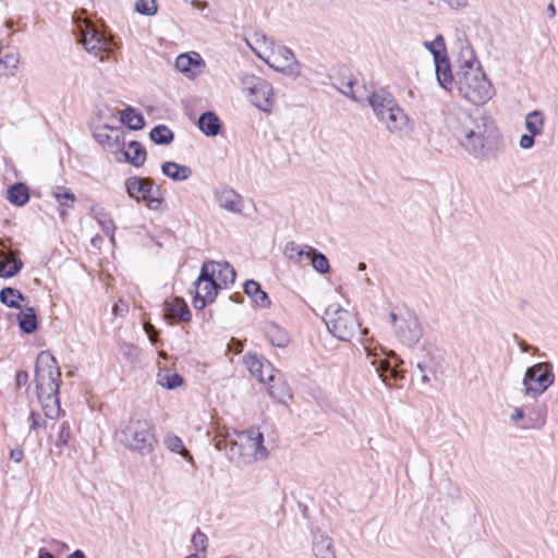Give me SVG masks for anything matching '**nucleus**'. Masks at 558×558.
<instances>
[{
    "label": "nucleus",
    "mask_w": 558,
    "mask_h": 558,
    "mask_svg": "<svg viewBox=\"0 0 558 558\" xmlns=\"http://www.w3.org/2000/svg\"><path fill=\"white\" fill-rule=\"evenodd\" d=\"M323 319L328 331L341 341H350L360 331L361 325L355 315L339 304H330Z\"/></svg>",
    "instance_id": "nucleus-6"
},
{
    "label": "nucleus",
    "mask_w": 558,
    "mask_h": 558,
    "mask_svg": "<svg viewBox=\"0 0 558 558\" xmlns=\"http://www.w3.org/2000/svg\"><path fill=\"white\" fill-rule=\"evenodd\" d=\"M194 294L192 304L195 310H203L208 303H213L221 289V283L213 278L208 271V276L202 278V270L194 282Z\"/></svg>",
    "instance_id": "nucleus-11"
},
{
    "label": "nucleus",
    "mask_w": 558,
    "mask_h": 558,
    "mask_svg": "<svg viewBox=\"0 0 558 558\" xmlns=\"http://www.w3.org/2000/svg\"><path fill=\"white\" fill-rule=\"evenodd\" d=\"M29 418L32 421L31 428L32 429H36L39 426V422H38L39 414H37L36 412L32 411Z\"/></svg>",
    "instance_id": "nucleus-59"
},
{
    "label": "nucleus",
    "mask_w": 558,
    "mask_h": 558,
    "mask_svg": "<svg viewBox=\"0 0 558 558\" xmlns=\"http://www.w3.org/2000/svg\"><path fill=\"white\" fill-rule=\"evenodd\" d=\"M305 248H307V255L305 258L311 260L313 268L320 275L328 274L330 265L326 255L310 245H305Z\"/></svg>",
    "instance_id": "nucleus-33"
},
{
    "label": "nucleus",
    "mask_w": 558,
    "mask_h": 558,
    "mask_svg": "<svg viewBox=\"0 0 558 558\" xmlns=\"http://www.w3.org/2000/svg\"><path fill=\"white\" fill-rule=\"evenodd\" d=\"M446 124L461 148L477 160H495L505 148L499 129L487 116L473 117L458 110L447 118Z\"/></svg>",
    "instance_id": "nucleus-1"
},
{
    "label": "nucleus",
    "mask_w": 558,
    "mask_h": 558,
    "mask_svg": "<svg viewBox=\"0 0 558 558\" xmlns=\"http://www.w3.org/2000/svg\"><path fill=\"white\" fill-rule=\"evenodd\" d=\"M439 374H442L440 355L435 352H427V354L416 363V367L412 372V378L423 383L438 381L440 380Z\"/></svg>",
    "instance_id": "nucleus-13"
},
{
    "label": "nucleus",
    "mask_w": 558,
    "mask_h": 558,
    "mask_svg": "<svg viewBox=\"0 0 558 558\" xmlns=\"http://www.w3.org/2000/svg\"><path fill=\"white\" fill-rule=\"evenodd\" d=\"M244 293L252 299V301L262 308L270 306L268 294L262 290L260 284L255 280H247L244 283Z\"/></svg>",
    "instance_id": "nucleus-27"
},
{
    "label": "nucleus",
    "mask_w": 558,
    "mask_h": 558,
    "mask_svg": "<svg viewBox=\"0 0 558 558\" xmlns=\"http://www.w3.org/2000/svg\"><path fill=\"white\" fill-rule=\"evenodd\" d=\"M126 194L136 203L144 202L149 210H159L163 198L160 187L150 177H129L124 182Z\"/></svg>",
    "instance_id": "nucleus-7"
},
{
    "label": "nucleus",
    "mask_w": 558,
    "mask_h": 558,
    "mask_svg": "<svg viewBox=\"0 0 558 558\" xmlns=\"http://www.w3.org/2000/svg\"><path fill=\"white\" fill-rule=\"evenodd\" d=\"M38 558H54L53 555L46 549H40L38 554Z\"/></svg>",
    "instance_id": "nucleus-64"
},
{
    "label": "nucleus",
    "mask_w": 558,
    "mask_h": 558,
    "mask_svg": "<svg viewBox=\"0 0 558 558\" xmlns=\"http://www.w3.org/2000/svg\"><path fill=\"white\" fill-rule=\"evenodd\" d=\"M353 87H354V82L353 81H350L347 83L344 89L341 90V93L348 97H350L351 99H353L354 101L356 102H362V97H360L359 95H356L353 90Z\"/></svg>",
    "instance_id": "nucleus-49"
},
{
    "label": "nucleus",
    "mask_w": 558,
    "mask_h": 558,
    "mask_svg": "<svg viewBox=\"0 0 558 558\" xmlns=\"http://www.w3.org/2000/svg\"><path fill=\"white\" fill-rule=\"evenodd\" d=\"M393 362L391 360H379L372 363L374 373L383 384H388L389 380L403 379V371L399 368V363L402 364V361L396 355H393Z\"/></svg>",
    "instance_id": "nucleus-18"
},
{
    "label": "nucleus",
    "mask_w": 558,
    "mask_h": 558,
    "mask_svg": "<svg viewBox=\"0 0 558 558\" xmlns=\"http://www.w3.org/2000/svg\"><path fill=\"white\" fill-rule=\"evenodd\" d=\"M265 335L269 342L277 348H287L290 343V337L288 332L281 328L278 324L269 322L264 328Z\"/></svg>",
    "instance_id": "nucleus-24"
},
{
    "label": "nucleus",
    "mask_w": 558,
    "mask_h": 558,
    "mask_svg": "<svg viewBox=\"0 0 558 558\" xmlns=\"http://www.w3.org/2000/svg\"><path fill=\"white\" fill-rule=\"evenodd\" d=\"M284 255L294 263H300L303 257H306L307 248L300 247L295 242H288L284 246Z\"/></svg>",
    "instance_id": "nucleus-43"
},
{
    "label": "nucleus",
    "mask_w": 558,
    "mask_h": 558,
    "mask_svg": "<svg viewBox=\"0 0 558 558\" xmlns=\"http://www.w3.org/2000/svg\"><path fill=\"white\" fill-rule=\"evenodd\" d=\"M68 558H86V556L82 550L76 549L72 554H70Z\"/></svg>",
    "instance_id": "nucleus-62"
},
{
    "label": "nucleus",
    "mask_w": 558,
    "mask_h": 558,
    "mask_svg": "<svg viewBox=\"0 0 558 558\" xmlns=\"http://www.w3.org/2000/svg\"><path fill=\"white\" fill-rule=\"evenodd\" d=\"M8 201L14 206H24L29 201L28 186L23 182H15L7 191Z\"/></svg>",
    "instance_id": "nucleus-31"
},
{
    "label": "nucleus",
    "mask_w": 558,
    "mask_h": 558,
    "mask_svg": "<svg viewBox=\"0 0 558 558\" xmlns=\"http://www.w3.org/2000/svg\"><path fill=\"white\" fill-rule=\"evenodd\" d=\"M244 364L248 372L257 378L259 384L271 383L276 379V373H278V371L262 355L247 353L244 356Z\"/></svg>",
    "instance_id": "nucleus-14"
},
{
    "label": "nucleus",
    "mask_w": 558,
    "mask_h": 558,
    "mask_svg": "<svg viewBox=\"0 0 558 558\" xmlns=\"http://www.w3.org/2000/svg\"><path fill=\"white\" fill-rule=\"evenodd\" d=\"M545 424L544 417H538L534 423L532 424H524L522 425L523 428H537Z\"/></svg>",
    "instance_id": "nucleus-57"
},
{
    "label": "nucleus",
    "mask_w": 558,
    "mask_h": 558,
    "mask_svg": "<svg viewBox=\"0 0 558 558\" xmlns=\"http://www.w3.org/2000/svg\"><path fill=\"white\" fill-rule=\"evenodd\" d=\"M116 437L125 448L141 454L150 453L157 442L153 424L138 416L121 422Z\"/></svg>",
    "instance_id": "nucleus-3"
},
{
    "label": "nucleus",
    "mask_w": 558,
    "mask_h": 558,
    "mask_svg": "<svg viewBox=\"0 0 558 558\" xmlns=\"http://www.w3.org/2000/svg\"><path fill=\"white\" fill-rule=\"evenodd\" d=\"M96 138L98 140V142L100 144H105L106 142H108L110 140V136L108 134L98 133L96 135Z\"/></svg>",
    "instance_id": "nucleus-63"
},
{
    "label": "nucleus",
    "mask_w": 558,
    "mask_h": 558,
    "mask_svg": "<svg viewBox=\"0 0 558 558\" xmlns=\"http://www.w3.org/2000/svg\"><path fill=\"white\" fill-rule=\"evenodd\" d=\"M17 252H0V278H12L23 268V262L16 256Z\"/></svg>",
    "instance_id": "nucleus-20"
},
{
    "label": "nucleus",
    "mask_w": 558,
    "mask_h": 558,
    "mask_svg": "<svg viewBox=\"0 0 558 558\" xmlns=\"http://www.w3.org/2000/svg\"><path fill=\"white\" fill-rule=\"evenodd\" d=\"M230 299L235 303H242L244 300V296L240 292L233 293Z\"/></svg>",
    "instance_id": "nucleus-61"
},
{
    "label": "nucleus",
    "mask_w": 558,
    "mask_h": 558,
    "mask_svg": "<svg viewBox=\"0 0 558 558\" xmlns=\"http://www.w3.org/2000/svg\"><path fill=\"white\" fill-rule=\"evenodd\" d=\"M202 65H204V61L196 52H193V54L182 53L175 60L178 71L190 77L195 76L196 72L194 70Z\"/></svg>",
    "instance_id": "nucleus-23"
},
{
    "label": "nucleus",
    "mask_w": 558,
    "mask_h": 558,
    "mask_svg": "<svg viewBox=\"0 0 558 558\" xmlns=\"http://www.w3.org/2000/svg\"><path fill=\"white\" fill-rule=\"evenodd\" d=\"M388 319L389 324L393 327L395 336L402 344L413 347L422 338V326L413 313L405 312L398 315L395 312H390Z\"/></svg>",
    "instance_id": "nucleus-9"
},
{
    "label": "nucleus",
    "mask_w": 558,
    "mask_h": 558,
    "mask_svg": "<svg viewBox=\"0 0 558 558\" xmlns=\"http://www.w3.org/2000/svg\"><path fill=\"white\" fill-rule=\"evenodd\" d=\"M73 23L75 24L74 33L85 50L98 57L100 61L107 60L113 51L112 38L98 29L88 19L80 20L78 16L74 15Z\"/></svg>",
    "instance_id": "nucleus-5"
},
{
    "label": "nucleus",
    "mask_w": 558,
    "mask_h": 558,
    "mask_svg": "<svg viewBox=\"0 0 558 558\" xmlns=\"http://www.w3.org/2000/svg\"><path fill=\"white\" fill-rule=\"evenodd\" d=\"M270 51L267 57L257 53L270 68L289 76L296 78L301 74V66L291 49L283 45L269 41Z\"/></svg>",
    "instance_id": "nucleus-10"
},
{
    "label": "nucleus",
    "mask_w": 558,
    "mask_h": 558,
    "mask_svg": "<svg viewBox=\"0 0 558 558\" xmlns=\"http://www.w3.org/2000/svg\"><path fill=\"white\" fill-rule=\"evenodd\" d=\"M544 126V116L541 111L534 110L525 117V128L532 135H541Z\"/></svg>",
    "instance_id": "nucleus-38"
},
{
    "label": "nucleus",
    "mask_w": 558,
    "mask_h": 558,
    "mask_svg": "<svg viewBox=\"0 0 558 558\" xmlns=\"http://www.w3.org/2000/svg\"><path fill=\"white\" fill-rule=\"evenodd\" d=\"M192 544L196 550L206 551L208 544L206 534H204L201 530H197L192 536Z\"/></svg>",
    "instance_id": "nucleus-46"
},
{
    "label": "nucleus",
    "mask_w": 558,
    "mask_h": 558,
    "mask_svg": "<svg viewBox=\"0 0 558 558\" xmlns=\"http://www.w3.org/2000/svg\"><path fill=\"white\" fill-rule=\"evenodd\" d=\"M52 195L62 207H72L75 202L74 193L64 186H56L52 189Z\"/></svg>",
    "instance_id": "nucleus-40"
},
{
    "label": "nucleus",
    "mask_w": 558,
    "mask_h": 558,
    "mask_svg": "<svg viewBox=\"0 0 558 558\" xmlns=\"http://www.w3.org/2000/svg\"><path fill=\"white\" fill-rule=\"evenodd\" d=\"M216 198L219 206L226 209L227 211L234 214L241 213L242 198L233 189L225 187L220 191H217Z\"/></svg>",
    "instance_id": "nucleus-21"
},
{
    "label": "nucleus",
    "mask_w": 558,
    "mask_h": 558,
    "mask_svg": "<svg viewBox=\"0 0 558 558\" xmlns=\"http://www.w3.org/2000/svg\"><path fill=\"white\" fill-rule=\"evenodd\" d=\"M230 348L236 353H240L243 350V344L240 340L232 338L230 341Z\"/></svg>",
    "instance_id": "nucleus-56"
},
{
    "label": "nucleus",
    "mask_w": 558,
    "mask_h": 558,
    "mask_svg": "<svg viewBox=\"0 0 558 558\" xmlns=\"http://www.w3.org/2000/svg\"><path fill=\"white\" fill-rule=\"evenodd\" d=\"M459 63L456 84L460 95L476 106L487 102L494 95V86L470 44L461 48Z\"/></svg>",
    "instance_id": "nucleus-2"
},
{
    "label": "nucleus",
    "mask_w": 558,
    "mask_h": 558,
    "mask_svg": "<svg viewBox=\"0 0 558 558\" xmlns=\"http://www.w3.org/2000/svg\"><path fill=\"white\" fill-rule=\"evenodd\" d=\"M149 138L157 145H169L174 140L173 132L165 124H158L149 132Z\"/></svg>",
    "instance_id": "nucleus-35"
},
{
    "label": "nucleus",
    "mask_w": 558,
    "mask_h": 558,
    "mask_svg": "<svg viewBox=\"0 0 558 558\" xmlns=\"http://www.w3.org/2000/svg\"><path fill=\"white\" fill-rule=\"evenodd\" d=\"M135 11L142 15L151 16L157 12L156 0H138L135 3Z\"/></svg>",
    "instance_id": "nucleus-45"
},
{
    "label": "nucleus",
    "mask_w": 558,
    "mask_h": 558,
    "mask_svg": "<svg viewBox=\"0 0 558 558\" xmlns=\"http://www.w3.org/2000/svg\"><path fill=\"white\" fill-rule=\"evenodd\" d=\"M165 313L168 317L177 318L182 323L190 322L192 317L186 302L179 296L165 302Z\"/></svg>",
    "instance_id": "nucleus-22"
},
{
    "label": "nucleus",
    "mask_w": 558,
    "mask_h": 558,
    "mask_svg": "<svg viewBox=\"0 0 558 558\" xmlns=\"http://www.w3.org/2000/svg\"><path fill=\"white\" fill-rule=\"evenodd\" d=\"M555 374L549 362L536 363L525 371L522 384H554Z\"/></svg>",
    "instance_id": "nucleus-19"
},
{
    "label": "nucleus",
    "mask_w": 558,
    "mask_h": 558,
    "mask_svg": "<svg viewBox=\"0 0 558 558\" xmlns=\"http://www.w3.org/2000/svg\"><path fill=\"white\" fill-rule=\"evenodd\" d=\"M166 384H183V377L177 373L167 376V383Z\"/></svg>",
    "instance_id": "nucleus-54"
},
{
    "label": "nucleus",
    "mask_w": 558,
    "mask_h": 558,
    "mask_svg": "<svg viewBox=\"0 0 558 558\" xmlns=\"http://www.w3.org/2000/svg\"><path fill=\"white\" fill-rule=\"evenodd\" d=\"M60 368L49 351H41L35 365V384H60Z\"/></svg>",
    "instance_id": "nucleus-12"
},
{
    "label": "nucleus",
    "mask_w": 558,
    "mask_h": 558,
    "mask_svg": "<svg viewBox=\"0 0 558 558\" xmlns=\"http://www.w3.org/2000/svg\"><path fill=\"white\" fill-rule=\"evenodd\" d=\"M548 386H525L524 392L526 396L536 398L545 392Z\"/></svg>",
    "instance_id": "nucleus-50"
},
{
    "label": "nucleus",
    "mask_w": 558,
    "mask_h": 558,
    "mask_svg": "<svg viewBox=\"0 0 558 558\" xmlns=\"http://www.w3.org/2000/svg\"><path fill=\"white\" fill-rule=\"evenodd\" d=\"M263 442V434L258 429L251 428L236 434L231 451L236 452L245 463L265 460L268 451Z\"/></svg>",
    "instance_id": "nucleus-8"
},
{
    "label": "nucleus",
    "mask_w": 558,
    "mask_h": 558,
    "mask_svg": "<svg viewBox=\"0 0 558 558\" xmlns=\"http://www.w3.org/2000/svg\"><path fill=\"white\" fill-rule=\"evenodd\" d=\"M163 442H165L166 447L170 451H172L174 453H178V454H181L183 458H185L189 461L192 460V456L185 449V447H184V445H183V442H182L180 437H178L175 435H172V434H169V435L165 436Z\"/></svg>",
    "instance_id": "nucleus-39"
},
{
    "label": "nucleus",
    "mask_w": 558,
    "mask_h": 558,
    "mask_svg": "<svg viewBox=\"0 0 558 558\" xmlns=\"http://www.w3.org/2000/svg\"><path fill=\"white\" fill-rule=\"evenodd\" d=\"M435 73L439 85L446 90H450L454 78L451 73L448 56L435 61Z\"/></svg>",
    "instance_id": "nucleus-28"
},
{
    "label": "nucleus",
    "mask_w": 558,
    "mask_h": 558,
    "mask_svg": "<svg viewBox=\"0 0 558 558\" xmlns=\"http://www.w3.org/2000/svg\"><path fill=\"white\" fill-rule=\"evenodd\" d=\"M20 329L27 335L37 330V315L33 307H25L16 316Z\"/></svg>",
    "instance_id": "nucleus-32"
},
{
    "label": "nucleus",
    "mask_w": 558,
    "mask_h": 558,
    "mask_svg": "<svg viewBox=\"0 0 558 558\" xmlns=\"http://www.w3.org/2000/svg\"><path fill=\"white\" fill-rule=\"evenodd\" d=\"M535 136L536 135H532L531 133L521 135L520 142H519L520 147L523 149L532 148L535 143V141H534Z\"/></svg>",
    "instance_id": "nucleus-51"
},
{
    "label": "nucleus",
    "mask_w": 558,
    "mask_h": 558,
    "mask_svg": "<svg viewBox=\"0 0 558 558\" xmlns=\"http://www.w3.org/2000/svg\"><path fill=\"white\" fill-rule=\"evenodd\" d=\"M60 386H36V393L45 415L56 418L60 413V401L58 397Z\"/></svg>",
    "instance_id": "nucleus-17"
},
{
    "label": "nucleus",
    "mask_w": 558,
    "mask_h": 558,
    "mask_svg": "<svg viewBox=\"0 0 558 558\" xmlns=\"http://www.w3.org/2000/svg\"><path fill=\"white\" fill-rule=\"evenodd\" d=\"M367 101L378 121L391 134H399L407 128L410 119L389 92L384 88L374 90L367 96Z\"/></svg>",
    "instance_id": "nucleus-4"
},
{
    "label": "nucleus",
    "mask_w": 558,
    "mask_h": 558,
    "mask_svg": "<svg viewBox=\"0 0 558 558\" xmlns=\"http://www.w3.org/2000/svg\"><path fill=\"white\" fill-rule=\"evenodd\" d=\"M71 429L69 423L64 422L60 426L59 436H58V445L65 446L70 439Z\"/></svg>",
    "instance_id": "nucleus-47"
},
{
    "label": "nucleus",
    "mask_w": 558,
    "mask_h": 558,
    "mask_svg": "<svg viewBox=\"0 0 558 558\" xmlns=\"http://www.w3.org/2000/svg\"><path fill=\"white\" fill-rule=\"evenodd\" d=\"M20 63V54L17 52H7L0 59V75L14 76Z\"/></svg>",
    "instance_id": "nucleus-37"
},
{
    "label": "nucleus",
    "mask_w": 558,
    "mask_h": 558,
    "mask_svg": "<svg viewBox=\"0 0 558 558\" xmlns=\"http://www.w3.org/2000/svg\"><path fill=\"white\" fill-rule=\"evenodd\" d=\"M96 219L98 221V225L100 226L102 232L106 235L110 236V240L113 241L114 239V222L111 219V217L106 213H99L96 215Z\"/></svg>",
    "instance_id": "nucleus-44"
},
{
    "label": "nucleus",
    "mask_w": 558,
    "mask_h": 558,
    "mask_svg": "<svg viewBox=\"0 0 558 558\" xmlns=\"http://www.w3.org/2000/svg\"><path fill=\"white\" fill-rule=\"evenodd\" d=\"M524 417V412L521 408H515L514 412L511 415V422L517 423L519 420Z\"/></svg>",
    "instance_id": "nucleus-55"
},
{
    "label": "nucleus",
    "mask_w": 558,
    "mask_h": 558,
    "mask_svg": "<svg viewBox=\"0 0 558 558\" xmlns=\"http://www.w3.org/2000/svg\"><path fill=\"white\" fill-rule=\"evenodd\" d=\"M424 46L433 54L434 61L440 60L447 56L442 35H437L433 41H425Z\"/></svg>",
    "instance_id": "nucleus-41"
},
{
    "label": "nucleus",
    "mask_w": 558,
    "mask_h": 558,
    "mask_svg": "<svg viewBox=\"0 0 558 558\" xmlns=\"http://www.w3.org/2000/svg\"><path fill=\"white\" fill-rule=\"evenodd\" d=\"M123 155L128 162L138 168L142 167L146 161L147 153L145 147L140 142L131 141L124 149Z\"/></svg>",
    "instance_id": "nucleus-29"
},
{
    "label": "nucleus",
    "mask_w": 558,
    "mask_h": 558,
    "mask_svg": "<svg viewBox=\"0 0 558 558\" xmlns=\"http://www.w3.org/2000/svg\"><path fill=\"white\" fill-rule=\"evenodd\" d=\"M267 392L277 402L286 405L292 400V392L289 386H268Z\"/></svg>",
    "instance_id": "nucleus-42"
},
{
    "label": "nucleus",
    "mask_w": 558,
    "mask_h": 558,
    "mask_svg": "<svg viewBox=\"0 0 558 558\" xmlns=\"http://www.w3.org/2000/svg\"><path fill=\"white\" fill-rule=\"evenodd\" d=\"M161 172L173 181H185L192 175V169L190 167L179 165L174 161L163 162L161 165Z\"/></svg>",
    "instance_id": "nucleus-30"
},
{
    "label": "nucleus",
    "mask_w": 558,
    "mask_h": 558,
    "mask_svg": "<svg viewBox=\"0 0 558 558\" xmlns=\"http://www.w3.org/2000/svg\"><path fill=\"white\" fill-rule=\"evenodd\" d=\"M144 330L147 333V336H148L149 340L151 341V343H156V338L158 336V330L150 323H145L144 324Z\"/></svg>",
    "instance_id": "nucleus-52"
},
{
    "label": "nucleus",
    "mask_w": 558,
    "mask_h": 558,
    "mask_svg": "<svg viewBox=\"0 0 558 558\" xmlns=\"http://www.w3.org/2000/svg\"><path fill=\"white\" fill-rule=\"evenodd\" d=\"M251 102L264 112H269L274 106V89L270 83L257 78L250 87Z\"/></svg>",
    "instance_id": "nucleus-16"
},
{
    "label": "nucleus",
    "mask_w": 558,
    "mask_h": 558,
    "mask_svg": "<svg viewBox=\"0 0 558 558\" xmlns=\"http://www.w3.org/2000/svg\"><path fill=\"white\" fill-rule=\"evenodd\" d=\"M519 347H520L521 351L524 352V353H527V352H530L533 349L532 345H530L529 343H526L523 340H521L519 342Z\"/></svg>",
    "instance_id": "nucleus-60"
},
{
    "label": "nucleus",
    "mask_w": 558,
    "mask_h": 558,
    "mask_svg": "<svg viewBox=\"0 0 558 558\" xmlns=\"http://www.w3.org/2000/svg\"><path fill=\"white\" fill-rule=\"evenodd\" d=\"M121 121L128 125L130 130L138 131L145 126V120L142 113H137L132 107L122 110Z\"/></svg>",
    "instance_id": "nucleus-36"
},
{
    "label": "nucleus",
    "mask_w": 558,
    "mask_h": 558,
    "mask_svg": "<svg viewBox=\"0 0 558 558\" xmlns=\"http://www.w3.org/2000/svg\"><path fill=\"white\" fill-rule=\"evenodd\" d=\"M313 553L316 558H336L332 539L319 532L313 536Z\"/></svg>",
    "instance_id": "nucleus-25"
},
{
    "label": "nucleus",
    "mask_w": 558,
    "mask_h": 558,
    "mask_svg": "<svg viewBox=\"0 0 558 558\" xmlns=\"http://www.w3.org/2000/svg\"><path fill=\"white\" fill-rule=\"evenodd\" d=\"M28 379V374L26 372L20 371L16 373V384H26Z\"/></svg>",
    "instance_id": "nucleus-58"
},
{
    "label": "nucleus",
    "mask_w": 558,
    "mask_h": 558,
    "mask_svg": "<svg viewBox=\"0 0 558 558\" xmlns=\"http://www.w3.org/2000/svg\"><path fill=\"white\" fill-rule=\"evenodd\" d=\"M197 125L206 136H216L221 130V122L218 116L213 111L202 113L198 118Z\"/></svg>",
    "instance_id": "nucleus-26"
},
{
    "label": "nucleus",
    "mask_w": 558,
    "mask_h": 558,
    "mask_svg": "<svg viewBox=\"0 0 558 558\" xmlns=\"http://www.w3.org/2000/svg\"><path fill=\"white\" fill-rule=\"evenodd\" d=\"M23 457L24 452L21 448H14L10 451V458L16 463H20L23 460Z\"/></svg>",
    "instance_id": "nucleus-53"
},
{
    "label": "nucleus",
    "mask_w": 558,
    "mask_h": 558,
    "mask_svg": "<svg viewBox=\"0 0 558 558\" xmlns=\"http://www.w3.org/2000/svg\"><path fill=\"white\" fill-rule=\"evenodd\" d=\"M26 296L17 289L5 287L0 290V302L10 308H21Z\"/></svg>",
    "instance_id": "nucleus-34"
},
{
    "label": "nucleus",
    "mask_w": 558,
    "mask_h": 558,
    "mask_svg": "<svg viewBox=\"0 0 558 558\" xmlns=\"http://www.w3.org/2000/svg\"><path fill=\"white\" fill-rule=\"evenodd\" d=\"M129 312V304L123 300H119L112 307L114 316L123 317Z\"/></svg>",
    "instance_id": "nucleus-48"
},
{
    "label": "nucleus",
    "mask_w": 558,
    "mask_h": 558,
    "mask_svg": "<svg viewBox=\"0 0 558 558\" xmlns=\"http://www.w3.org/2000/svg\"><path fill=\"white\" fill-rule=\"evenodd\" d=\"M208 271L213 278H216L221 283V289L232 284L236 277L234 268L228 262H205L202 266L203 279L208 276Z\"/></svg>",
    "instance_id": "nucleus-15"
}]
</instances>
